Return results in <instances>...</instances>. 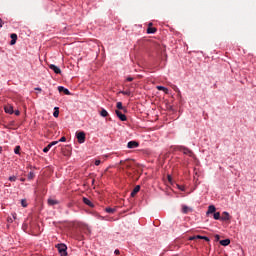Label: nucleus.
Returning <instances> with one entry per match:
<instances>
[{"mask_svg":"<svg viewBox=\"0 0 256 256\" xmlns=\"http://www.w3.org/2000/svg\"><path fill=\"white\" fill-rule=\"evenodd\" d=\"M230 244H231L230 239L220 240V245H222L223 247H227V245H230Z\"/></svg>","mask_w":256,"mask_h":256,"instance_id":"2eb2a0df","label":"nucleus"},{"mask_svg":"<svg viewBox=\"0 0 256 256\" xmlns=\"http://www.w3.org/2000/svg\"><path fill=\"white\" fill-rule=\"evenodd\" d=\"M2 151H3V147L0 146V153H2Z\"/></svg>","mask_w":256,"mask_h":256,"instance_id":"c03bdc74","label":"nucleus"},{"mask_svg":"<svg viewBox=\"0 0 256 256\" xmlns=\"http://www.w3.org/2000/svg\"><path fill=\"white\" fill-rule=\"evenodd\" d=\"M114 253H115V255H119L120 252H119V250L116 249V250L114 251Z\"/></svg>","mask_w":256,"mask_h":256,"instance_id":"79ce46f5","label":"nucleus"},{"mask_svg":"<svg viewBox=\"0 0 256 256\" xmlns=\"http://www.w3.org/2000/svg\"><path fill=\"white\" fill-rule=\"evenodd\" d=\"M35 91H42L41 88H35Z\"/></svg>","mask_w":256,"mask_h":256,"instance_id":"37998d69","label":"nucleus"},{"mask_svg":"<svg viewBox=\"0 0 256 256\" xmlns=\"http://www.w3.org/2000/svg\"><path fill=\"white\" fill-rule=\"evenodd\" d=\"M76 137L78 139V143H85V132L76 133Z\"/></svg>","mask_w":256,"mask_h":256,"instance_id":"20e7f679","label":"nucleus"},{"mask_svg":"<svg viewBox=\"0 0 256 256\" xmlns=\"http://www.w3.org/2000/svg\"><path fill=\"white\" fill-rule=\"evenodd\" d=\"M65 141H67V138L65 136L61 137V139L59 140L60 143H65Z\"/></svg>","mask_w":256,"mask_h":256,"instance_id":"7c9ffc66","label":"nucleus"},{"mask_svg":"<svg viewBox=\"0 0 256 256\" xmlns=\"http://www.w3.org/2000/svg\"><path fill=\"white\" fill-rule=\"evenodd\" d=\"M202 239H203L204 241L209 242V237H207V236H203Z\"/></svg>","mask_w":256,"mask_h":256,"instance_id":"4c0bfd02","label":"nucleus"},{"mask_svg":"<svg viewBox=\"0 0 256 256\" xmlns=\"http://www.w3.org/2000/svg\"><path fill=\"white\" fill-rule=\"evenodd\" d=\"M139 191H141V186L137 185L131 192V197H135V195H137Z\"/></svg>","mask_w":256,"mask_h":256,"instance_id":"9b49d317","label":"nucleus"},{"mask_svg":"<svg viewBox=\"0 0 256 256\" xmlns=\"http://www.w3.org/2000/svg\"><path fill=\"white\" fill-rule=\"evenodd\" d=\"M106 213H110V214H113L115 213V211H117L115 208H106L105 209Z\"/></svg>","mask_w":256,"mask_h":256,"instance_id":"412c9836","label":"nucleus"},{"mask_svg":"<svg viewBox=\"0 0 256 256\" xmlns=\"http://www.w3.org/2000/svg\"><path fill=\"white\" fill-rule=\"evenodd\" d=\"M123 93V95H127V92H122Z\"/></svg>","mask_w":256,"mask_h":256,"instance_id":"a18cd8bd","label":"nucleus"},{"mask_svg":"<svg viewBox=\"0 0 256 256\" xmlns=\"http://www.w3.org/2000/svg\"><path fill=\"white\" fill-rule=\"evenodd\" d=\"M195 239H203V236L197 235V236L190 237V241H195Z\"/></svg>","mask_w":256,"mask_h":256,"instance_id":"4be33fe9","label":"nucleus"},{"mask_svg":"<svg viewBox=\"0 0 256 256\" xmlns=\"http://www.w3.org/2000/svg\"><path fill=\"white\" fill-rule=\"evenodd\" d=\"M214 237H215V241H219L221 239V236H219L218 234H216Z\"/></svg>","mask_w":256,"mask_h":256,"instance_id":"473e14b6","label":"nucleus"},{"mask_svg":"<svg viewBox=\"0 0 256 256\" xmlns=\"http://www.w3.org/2000/svg\"><path fill=\"white\" fill-rule=\"evenodd\" d=\"M51 149V145L48 144L44 149H43V153H49V150Z\"/></svg>","mask_w":256,"mask_h":256,"instance_id":"393cba45","label":"nucleus"},{"mask_svg":"<svg viewBox=\"0 0 256 256\" xmlns=\"http://www.w3.org/2000/svg\"><path fill=\"white\" fill-rule=\"evenodd\" d=\"M83 203L85 205H88V207H95V205H93V202H91V200H89V198L83 197Z\"/></svg>","mask_w":256,"mask_h":256,"instance_id":"f8f14e48","label":"nucleus"},{"mask_svg":"<svg viewBox=\"0 0 256 256\" xmlns=\"http://www.w3.org/2000/svg\"><path fill=\"white\" fill-rule=\"evenodd\" d=\"M100 116L101 117H109V112H107V110H105V108H101Z\"/></svg>","mask_w":256,"mask_h":256,"instance_id":"a211bd4d","label":"nucleus"},{"mask_svg":"<svg viewBox=\"0 0 256 256\" xmlns=\"http://www.w3.org/2000/svg\"><path fill=\"white\" fill-rule=\"evenodd\" d=\"M215 211H217V208H215V206L213 205H210L208 207L207 215H210L211 213H215Z\"/></svg>","mask_w":256,"mask_h":256,"instance_id":"f3484780","label":"nucleus"},{"mask_svg":"<svg viewBox=\"0 0 256 256\" xmlns=\"http://www.w3.org/2000/svg\"><path fill=\"white\" fill-rule=\"evenodd\" d=\"M53 116L56 117V118L59 117V107L54 108Z\"/></svg>","mask_w":256,"mask_h":256,"instance_id":"aec40b11","label":"nucleus"},{"mask_svg":"<svg viewBox=\"0 0 256 256\" xmlns=\"http://www.w3.org/2000/svg\"><path fill=\"white\" fill-rule=\"evenodd\" d=\"M153 23H149V27L147 28V33L148 34H153V33H157V28L152 27Z\"/></svg>","mask_w":256,"mask_h":256,"instance_id":"9d476101","label":"nucleus"},{"mask_svg":"<svg viewBox=\"0 0 256 256\" xmlns=\"http://www.w3.org/2000/svg\"><path fill=\"white\" fill-rule=\"evenodd\" d=\"M11 41H10V45H15V43H17V34L13 33L11 34Z\"/></svg>","mask_w":256,"mask_h":256,"instance_id":"4468645a","label":"nucleus"},{"mask_svg":"<svg viewBox=\"0 0 256 256\" xmlns=\"http://www.w3.org/2000/svg\"><path fill=\"white\" fill-rule=\"evenodd\" d=\"M0 27H3V20L0 18Z\"/></svg>","mask_w":256,"mask_h":256,"instance_id":"a19ab883","label":"nucleus"},{"mask_svg":"<svg viewBox=\"0 0 256 256\" xmlns=\"http://www.w3.org/2000/svg\"><path fill=\"white\" fill-rule=\"evenodd\" d=\"M14 113H15V115H17V116L21 115V112H20L19 110H15Z\"/></svg>","mask_w":256,"mask_h":256,"instance_id":"e433bc0d","label":"nucleus"},{"mask_svg":"<svg viewBox=\"0 0 256 256\" xmlns=\"http://www.w3.org/2000/svg\"><path fill=\"white\" fill-rule=\"evenodd\" d=\"M182 213H185V214H187V213H189V207H187V206H182Z\"/></svg>","mask_w":256,"mask_h":256,"instance_id":"b1692460","label":"nucleus"},{"mask_svg":"<svg viewBox=\"0 0 256 256\" xmlns=\"http://www.w3.org/2000/svg\"><path fill=\"white\" fill-rule=\"evenodd\" d=\"M156 89H158V91H165V92H167V88H165L164 86H157Z\"/></svg>","mask_w":256,"mask_h":256,"instance_id":"bb28decb","label":"nucleus"},{"mask_svg":"<svg viewBox=\"0 0 256 256\" xmlns=\"http://www.w3.org/2000/svg\"><path fill=\"white\" fill-rule=\"evenodd\" d=\"M7 221H8V223H13L14 220H13V218L8 217V220H7Z\"/></svg>","mask_w":256,"mask_h":256,"instance_id":"58836bf2","label":"nucleus"},{"mask_svg":"<svg viewBox=\"0 0 256 256\" xmlns=\"http://www.w3.org/2000/svg\"><path fill=\"white\" fill-rule=\"evenodd\" d=\"M9 181L15 182V181H17V177L16 176H10Z\"/></svg>","mask_w":256,"mask_h":256,"instance_id":"c756f323","label":"nucleus"},{"mask_svg":"<svg viewBox=\"0 0 256 256\" xmlns=\"http://www.w3.org/2000/svg\"><path fill=\"white\" fill-rule=\"evenodd\" d=\"M49 69L54 71V73H56L57 75L61 74V69L59 67L55 66V64H50Z\"/></svg>","mask_w":256,"mask_h":256,"instance_id":"423d86ee","label":"nucleus"},{"mask_svg":"<svg viewBox=\"0 0 256 256\" xmlns=\"http://www.w3.org/2000/svg\"><path fill=\"white\" fill-rule=\"evenodd\" d=\"M21 205H22V207H27V200L22 199L21 200Z\"/></svg>","mask_w":256,"mask_h":256,"instance_id":"c85d7f7f","label":"nucleus"},{"mask_svg":"<svg viewBox=\"0 0 256 256\" xmlns=\"http://www.w3.org/2000/svg\"><path fill=\"white\" fill-rule=\"evenodd\" d=\"M95 165H96V166L101 165V160H95Z\"/></svg>","mask_w":256,"mask_h":256,"instance_id":"f704fd0d","label":"nucleus"},{"mask_svg":"<svg viewBox=\"0 0 256 256\" xmlns=\"http://www.w3.org/2000/svg\"><path fill=\"white\" fill-rule=\"evenodd\" d=\"M214 219H215L216 221H219V219H221V213H219V212H214Z\"/></svg>","mask_w":256,"mask_h":256,"instance_id":"6ab92c4d","label":"nucleus"},{"mask_svg":"<svg viewBox=\"0 0 256 256\" xmlns=\"http://www.w3.org/2000/svg\"><path fill=\"white\" fill-rule=\"evenodd\" d=\"M57 143H59V141H53L49 145H51V147H53V145H57Z\"/></svg>","mask_w":256,"mask_h":256,"instance_id":"72a5a7b5","label":"nucleus"},{"mask_svg":"<svg viewBox=\"0 0 256 256\" xmlns=\"http://www.w3.org/2000/svg\"><path fill=\"white\" fill-rule=\"evenodd\" d=\"M120 165V169H122V171H125L127 175H131L129 172V169H131V160H121Z\"/></svg>","mask_w":256,"mask_h":256,"instance_id":"f257e3e1","label":"nucleus"},{"mask_svg":"<svg viewBox=\"0 0 256 256\" xmlns=\"http://www.w3.org/2000/svg\"><path fill=\"white\" fill-rule=\"evenodd\" d=\"M20 151H21V146H16L15 149H14V153L16 155H19Z\"/></svg>","mask_w":256,"mask_h":256,"instance_id":"5701e85b","label":"nucleus"},{"mask_svg":"<svg viewBox=\"0 0 256 256\" xmlns=\"http://www.w3.org/2000/svg\"><path fill=\"white\" fill-rule=\"evenodd\" d=\"M12 219L15 221L17 219V213H12Z\"/></svg>","mask_w":256,"mask_h":256,"instance_id":"c9c22d12","label":"nucleus"},{"mask_svg":"<svg viewBox=\"0 0 256 256\" xmlns=\"http://www.w3.org/2000/svg\"><path fill=\"white\" fill-rule=\"evenodd\" d=\"M117 117L120 119V121H127V116L125 114L121 113V111L116 110L115 111Z\"/></svg>","mask_w":256,"mask_h":256,"instance_id":"0eeeda50","label":"nucleus"},{"mask_svg":"<svg viewBox=\"0 0 256 256\" xmlns=\"http://www.w3.org/2000/svg\"><path fill=\"white\" fill-rule=\"evenodd\" d=\"M116 107H117V109H125V108H123V103H121V102H117Z\"/></svg>","mask_w":256,"mask_h":256,"instance_id":"cd10ccee","label":"nucleus"},{"mask_svg":"<svg viewBox=\"0 0 256 256\" xmlns=\"http://www.w3.org/2000/svg\"><path fill=\"white\" fill-rule=\"evenodd\" d=\"M221 219L222 221H230L231 216L228 214V212H223Z\"/></svg>","mask_w":256,"mask_h":256,"instance_id":"ddd939ff","label":"nucleus"},{"mask_svg":"<svg viewBox=\"0 0 256 256\" xmlns=\"http://www.w3.org/2000/svg\"><path fill=\"white\" fill-rule=\"evenodd\" d=\"M179 151H182L184 155H188V157H195V154L191 151V149L185 147V146H180L178 147Z\"/></svg>","mask_w":256,"mask_h":256,"instance_id":"7ed1b4c3","label":"nucleus"},{"mask_svg":"<svg viewBox=\"0 0 256 256\" xmlns=\"http://www.w3.org/2000/svg\"><path fill=\"white\" fill-rule=\"evenodd\" d=\"M56 247H57L58 252L61 256H67V245L57 244Z\"/></svg>","mask_w":256,"mask_h":256,"instance_id":"f03ea898","label":"nucleus"},{"mask_svg":"<svg viewBox=\"0 0 256 256\" xmlns=\"http://www.w3.org/2000/svg\"><path fill=\"white\" fill-rule=\"evenodd\" d=\"M28 179L31 181L32 179H35V173L30 172L28 173Z\"/></svg>","mask_w":256,"mask_h":256,"instance_id":"a878e982","label":"nucleus"},{"mask_svg":"<svg viewBox=\"0 0 256 256\" xmlns=\"http://www.w3.org/2000/svg\"><path fill=\"white\" fill-rule=\"evenodd\" d=\"M58 91H59V93H64V95H71V92L69 91V89H67L63 86H59Z\"/></svg>","mask_w":256,"mask_h":256,"instance_id":"6e6552de","label":"nucleus"},{"mask_svg":"<svg viewBox=\"0 0 256 256\" xmlns=\"http://www.w3.org/2000/svg\"><path fill=\"white\" fill-rule=\"evenodd\" d=\"M5 113H8L9 115H13L14 110L12 105H6L4 106Z\"/></svg>","mask_w":256,"mask_h":256,"instance_id":"1a4fd4ad","label":"nucleus"},{"mask_svg":"<svg viewBox=\"0 0 256 256\" xmlns=\"http://www.w3.org/2000/svg\"><path fill=\"white\" fill-rule=\"evenodd\" d=\"M179 190H180V191H185V187L180 186V187H179Z\"/></svg>","mask_w":256,"mask_h":256,"instance_id":"ea45409f","label":"nucleus"},{"mask_svg":"<svg viewBox=\"0 0 256 256\" xmlns=\"http://www.w3.org/2000/svg\"><path fill=\"white\" fill-rule=\"evenodd\" d=\"M133 80H134V78L131 77V76H129V77L126 78V81H128V82H131V81H133Z\"/></svg>","mask_w":256,"mask_h":256,"instance_id":"2f4dec72","label":"nucleus"},{"mask_svg":"<svg viewBox=\"0 0 256 256\" xmlns=\"http://www.w3.org/2000/svg\"><path fill=\"white\" fill-rule=\"evenodd\" d=\"M48 205H50L51 207H53V205H59V201L49 198Z\"/></svg>","mask_w":256,"mask_h":256,"instance_id":"dca6fc26","label":"nucleus"},{"mask_svg":"<svg viewBox=\"0 0 256 256\" xmlns=\"http://www.w3.org/2000/svg\"><path fill=\"white\" fill-rule=\"evenodd\" d=\"M128 149H136V147H139V142L137 141H130L127 144Z\"/></svg>","mask_w":256,"mask_h":256,"instance_id":"39448f33","label":"nucleus"}]
</instances>
